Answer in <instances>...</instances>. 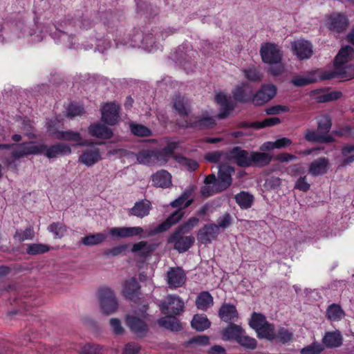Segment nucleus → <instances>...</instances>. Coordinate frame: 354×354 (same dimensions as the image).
I'll use <instances>...</instances> for the list:
<instances>
[{
    "mask_svg": "<svg viewBox=\"0 0 354 354\" xmlns=\"http://www.w3.org/2000/svg\"><path fill=\"white\" fill-rule=\"evenodd\" d=\"M354 58V49L349 46L342 48L334 60V70L326 71V78H341L349 80L354 78V64H346Z\"/></svg>",
    "mask_w": 354,
    "mask_h": 354,
    "instance_id": "1",
    "label": "nucleus"
},
{
    "mask_svg": "<svg viewBox=\"0 0 354 354\" xmlns=\"http://www.w3.org/2000/svg\"><path fill=\"white\" fill-rule=\"evenodd\" d=\"M249 325L256 331L259 338L273 340L276 337L274 324L269 323L261 313H253Z\"/></svg>",
    "mask_w": 354,
    "mask_h": 354,
    "instance_id": "2",
    "label": "nucleus"
},
{
    "mask_svg": "<svg viewBox=\"0 0 354 354\" xmlns=\"http://www.w3.org/2000/svg\"><path fill=\"white\" fill-rule=\"evenodd\" d=\"M98 300L100 310L106 315H110L116 312L118 303L114 291L109 287H101L98 290Z\"/></svg>",
    "mask_w": 354,
    "mask_h": 354,
    "instance_id": "3",
    "label": "nucleus"
},
{
    "mask_svg": "<svg viewBox=\"0 0 354 354\" xmlns=\"http://www.w3.org/2000/svg\"><path fill=\"white\" fill-rule=\"evenodd\" d=\"M41 151L39 148L37 147L35 142H23L12 150L11 156L5 160V164L10 166L16 160L29 155L40 154Z\"/></svg>",
    "mask_w": 354,
    "mask_h": 354,
    "instance_id": "4",
    "label": "nucleus"
},
{
    "mask_svg": "<svg viewBox=\"0 0 354 354\" xmlns=\"http://www.w3.org/2000/svg\"><path fill=\"white\" fill-rule=\"evenodd\" d=\"M260 55L263 62L269 65L281 64L283 57V52L279 46L269 42L261 44Z\"/></svg>",
    "mask_w": 354,
    "mask_h": 354,
    "instance_id": "5",
    "label": "nucleus"
},
{
    "mask_svg": "<svg viewBox=\"0 0 354 354\" xmlns=\"http://www.w3.org/2000/svg\"><path fill=\"white\" fill-rule=\"evenodd\" d=\"M162 142L161 146L163 147L162 149H153L154 161L160 165L166 164L170 158H174V151L178 147V142L167 138L163 139Z\"/></svg>",
    "mask_w": 354,
    "mask_h": 354,
    "instance_id": "6",
    "label": "nucleus"
},
{
    "mask_svg": "<svg viewBox=\"0 0 354 354\" xmlns=\"http://www.w3.org/2000/svg\"><path fill=\"white\" fill-rule=\"evenodd\" d=\"M186 233L176 228L168 239V242L173 243L174 249L180 253L187 251L195 241V238L193 236H184Z\"/></svg>",
    "mask_w": 354,
    "mask_h": 354,
    "instance_id": "7",
    "label": "nucleus"
},
{
    "mask_svg": "<svg viewBox=\"0 0 354 354\" xmlns=\"http://www.w3.org/2000/svg\"><path fill=\"white\" fill-rule=\"evenodd\" d=\"M328 76L326 71L322 69H317L308 72L306 75L302 76H295L291 80V83L295 86H304L319 80H327L330 78H326Z\"/></svg>",
    "mask_w": 354,
    "mask_h": 354,
    "instance_id": "8",
    "label": "nucleus"
},
{
    "mask_svg": "<svg viewBox=\"0 0 354 354\" xmlns=\"http://www.w3.org/2000/svg\"><path fill=\"white\" fill-rule=\"evenodd\" d=\"M349 24L348 19L345 14L334 12L326 20V27L331 31L340 33L344 32Z\"/></svg>",
    "mask_w": 354,
    "mask_h": 354,
    "instance_id": "9",
    "label": "nucleus"
},
{
    "mask_svg": "<svg viewBox=\"0 0 354 354\" xmlns=\"http://www.w3.org/2000/svg\"><path fill=\"white\" fill-rule=\"evenodd\" d=\"M185 308L184 301L178 295H169L162 303V310L165 314L179 315Z\"/></svg>",
    "mask_w": 354,
    "mask_h": 354,
    "instance_id": "10",
    "label": "nucleus"
},
{
    "mask_svg": "<svg viewBox=\"0 0 354 354\" xmlns=\"http://www.w3.org/2000/svg\"><path fill=\"white\" fill-rule=\"evenodd\" d=\"M277 93V88L274 85L268 84H263L260 88L253 95L252 102L256 106H261L272 100Z\"/></svg>",
    "mask_w": 354,
    "mask_h": 354,
    "instance_id": "11",
    "label": "nucleus"
},
{
    "mask_svg": "<svg viewBox=\"0 0 354 354\" xmlns=\"http://www.w3.org/2000/svg\"><path fill=\"white\" fill-rule=\"evenodd\" d=\"M37 147L39 148V150L41 151L40 154L44 153L49 159L55 158L60 156L68 155L71 153V147L64 143H57L50 147L41 144L37 145Z\"/></svg>",
    "mask_w": 354,
    "mask_h": 354,
    "instance_id": "12",
    "label": "nucleus"
},
{
    "mask_svg": "<svg viewBox=\"0 0 354 354\" xmlns=\"http://www.w3.org/2000/svg\"><path fill=\"white\" fill-rule=\"evenodd\" d=\"M185 271L180 267L169 268L167 272V283L170 289L182 287L186 282Z\"/></svg>",
    "mask_w": 354,
    "mask_h": 354,
    "instance_id": "13",
    "label": "nucleus"
},
{
    "mask_svg": "<svg viewBox=\"0 0 354 354\" xmlns=\"http://www.w3.org/2000/svg\"><path fill=\"white\" fill-rule=\"evenodd\" d=\"M102 120L109 124H115L120 118V106L114 102L105 103L101 108Z\"/></svg>",
    "mask_w": 354,
    "mask_h": 354,
    "instance_id": "14",
    "label": "nucleus"
},
{
    "mask_svg": "<svg viewBox=\"0 0 354 354\" xmlns=\"http://www.w3.org/2000/svg\"><path fill=\"white\" fill-rule=\"evenodd\" d=\"M234 172V167L227 164H221L218 166V178L216 185L222 192L230 187L232 183V174Z\"/></svg>",
    "mask_w": 354,
    "mask_h": 354,
    "instance_id": "15",
    "label": "nucleus"
},
{
    "mask_svg": "<svg viewBox=\"0 0 354 354\" xmlns=\"http://www.w3.org/2000/svg\"><path fill=\"white\" fill-rule=\"evenodd\" d=\"M291 49L293 54L300 59H306L313 55L312 44L304 39H297L291 43Z\"/></svg>",
    "mask_w": 354,
    "mask_h": 354,
    "instance_id": "16",
    "label": "nucleus"
},
{
    "mask_svg": "<svg viewBox=\"0 0 354 354\" xmlns=\"http://www.w3.org/2000/svg\"><path fill=\"white\" fill-rule=\"evenodd\" d=\"M126 324L130 330L138 337H143L149 332V326L141 318L133 315L126 317Z\"/></svg>",
    "mask_w": 354,
    "mask_h": 354,
    "instance_id": "17",
    "label": "nucleus"
},
{
    "mask_svg": "<svg viewBox=\"0 0 354 354\" xmlns=\"http://www.w3.org/2000/svg\"><path fill=\"white\" fill-rule=\"evenodd\" d=\"M227 157L234 160L239 167H248L251 166V153L239 147H235L231 149L227 154Z\"/></svg>",
    "mask_w": 354,
    "mask_h": 354,
    "instance_id": "18",
    "label": "nucleus"
},
{
    "mask_svg": "<svg viewBox=\"0 0 354 354\" xmlns=\"http://www.w3.org/2000/svg\"><path fill=\"white\" fill-rule=\"evenodd\" d=\"M219 233L220 231L215 223L207 224L198 230L197 238L201 243L207 244L216 240Z\"/></svg>",
    "mask_w": 354,
    "mask_h": 354,
    "instance_id": "19",
    "label": "nucleus"
},
{
    "mask_svg": "<svg viewBox=\"0 0 354 354\" xmlns=\"http://www.w3.org/2000/svg\"><path fill=\"white\" fill-rule=\"evenodd\" d=\"M216 102L221 106V111L218 114L219 119H225L230 115L231 111H232L235 105L231 100L230 97H227L223 92L218 93L215 96Z\"/></svg>",
    "mask_w": 354,
    "mask_h": 354,
    "instance_id": "20",
    "label": "nucleus"
},
{
    "mask_svg": "<svg viewBox=\"0 0 354 354\" xmlns=\"http://www.w3.org/2000/svg\"><path fill=\"white\" fill-rule=\"evenodd\" d=\"M102 159L100 149L97 147H91L84 149L78 158V162L91 167Z\"/></svg>",
    "mask_w": 354,
    "mask_h": 354,
    "instance_id": "21",
    "label": "nucleus"
},
{
    "mask_svg": "<svg viewBox=\"0 0 354 354\" xmlns=\"http://www.w3.org/2000/svg\"><path fill=\"white\" fill-rule=\"evenodd\" d=\"M232 95L236 101L246 103L252 102L253 90L250 84L242 82L233 90Z\"/></svg>",
    "mask_w": 354,
    "mask_h": 354,
    "instance_id": "22",
    "label": "nucleus"
},
{
    "mask_svg": "<svg viewBox=\"0 0 354 354\" xmlns=\"http://www.w3.org/2000/svg\"><path fill=\"white\" fill-rule=\"evenodd\" d=\"M218 317L227 323L236 322L239 319V313L236 306L232 304L224 303L218 310Z\"/></svg>",
    "mask_w": 354,
    "mask_h": 354,
    "instance_id": "23",
    "label": "nucleus"
},
{
    "mask_svg": "<svg viewBox=\"0 0 354 354\" xmlns=\"http://www.w3.org/2000/svg\"><path fill=\"white\" fill-rule=\"evenodd\" d=\"M143 233L141 227H112L109 230V234L113 237L127 238L140 235Z\"/></svg>",
    "mask_w": 354,
    "mask_h": 354,
    "instance_id": "24",
    "label": "nucleus"
},
{
    "mask_svg": "<svg viewBox=\"0 0 354 354\" xmlns=\"http://www.w3.org/2000/svg\"><path fill=\"white\" fill-rule=\"evenodd\" d=\"M151 208V203L149 200L143 199L136 202L129 213L131 216L142 218L149 214Z\"/></svg>",
    "mask_w": 354,
    "mask_h": 354,
    "instance_id": "25",
    "label": "nucleus"
},
{
    "mask_svg": "<svg viewBox=\"0 0 354 354\" xmlns=\"http://www.w3.org/2000/svg\"><path fill=\"white\" fill-rule=\"evenodd\" d=\"M140 286L136 278L126 280L123 284L122 294L131 300H135L140 294Z\"/></svg>",
    "mask_w": 354,
    "mask_h": 354,
    "instance_id": "26",
    "label": "nucleus"
},
{
    "mask_svg": "<svg viewBox=\"0 0 354 354\" xmlns=\"http://www.w3.org/2000/svg\"><path fill=\"white\" fill-rule=\"evenodd\" d=\"M55 138L58 140L74 141L80 146H88L92 145L87 141H82V138L80 133L77 131H57L55 133Z\"/></svg>",
    "mask_w": 354,
    "mask_h": 354,
    "instance_id": "27",
    "label": "nucleus"
},
{
    "mask_svg": "<svg viewBox=\"0 0 354 354\" xmlns=\"http://www.w3.org/2000/svg\"><path fill=\"white\" fill-rule=\"evenodd\" d=\"M88 133L93 137L102 139H109L113 136L111 129L101 123L91 124L88 129Z\"/></svg>",
    "mask_w": 354,
    "mask_h": 354,
    "instance_id": "28",
    "label": "nucleus"
},
{
    "mask_svg": "<svg viewBox=\"0 0 354 354\" xmlns=\"http://www.w3.org/2000/svg\"><path fill=\"white\" fill-rule=\"evenodd\" d=\"M153 185L158 187L167 188L172 184L171 175L166 170L158 171L152 175Z\"/></svg>",
    "mask_w": 354,
    "mask_h": 354,
    "instance_id": "29",
    "label": "nucleus"
},
{
    "mask_svg": "<svg viewBox=\"0 0 354 354\" xmlns=\"http://www.w3.org/2000/svg\"><path fill=\"white\" fill-rule=\"evenodd\" d=\"M184 212L178 209L173 212L164 222L159 224L155 229V233H160L169 230L172 225L176 224L183 216Z\"/></svg>",
    "mask_w": 354,
    "mask_h": 354,
    "instance_id": "30",
    "label": "nucleus"
},
{
    "mask_svg": "<svg viewBox=\"0 0 354 354\" xmlns=\"http://www.w3.org/2000/svg\"><path fill=\"white\" fill-rule=\"evenodd\" d=\"M329 160L326 158H320L311 162L308 171L314 176L324 175L328 171Z\"/></svg>",
    "mask_w": 354,
    "mask_h": 354,
    "instance_id": "31",
    "label": "nucleus"
},
{
    "mask_svg": "<svg viewBox=\"0 0 354 354\" xmlns=\"http://www.w3.org/2000/svg\"><path fill=\"white\" fill-rule=\"evenodd\" d=\"M304 138L308 142L317 143H330L335 141L332 136H322L319 131L313 129H306L304 133Z\"/></svg>",
    "mask_w": 354,
    "mask_h": 354,
    "instance_id": "32",
    "label": "nucleus"
},
{
    "mask_svg": "<svg viewBox=\"0 0 354 354\" xmlns=\"http://www.w3.org/2000/svg\"><path fill=\"white\" fill-rule=\"evenodd\" d=\"M196 306L198 310L206 311L214 304V299L208 291H202L196 297Z\"/></svg>",
    "mask_w": 354,
    "mask_h": 354,
    "instance_id": "33",
    "label": "nucleus"
},
{
    "mask_svg": "<svg viewBox=\"0 0 354 354\" xmlns=\"http://www.w3.org/2000/svg\"><path fill=\"white\" fill-rule=\"evenodd\" d=\"M342 335L339 330L327 332L323 337L322 342L328 348H337L342 344Z\"/></svg>",
    "mask_w": 354,
    "mask_h": 354,
    "instance_id": "34",
    "label": "nucleus"
},
{
    "mask_svg": "<svg viewBox=\"0 0 354 354\" xmlns=\"http://www.w3.org/2000/svg\"><path fill=\"white\" fill-rule=\"evenodd\" d=\"M243 331L244 329L240 325L230 323L229 325L222 330L221 333L224 340L234 339L237 342V339Z\"/></svg>",
    "mask_w": 354,
    "mask_h": 354,
    "instance_id": "35",
    "label": "nucleus"
},
{
    "mask_svg": "<svg viewBox=\"0 0 354 354\" xmlns=\"http://www.w3.org/2000/svg\"><path fill=\"white\" fill-rule=\"evenodd\" d=\"M216 124L215 119L208 115H203L201 118H196L195 120L186 122L185 127H193L199 129H207L214 127Z\"/></svg>",
    "mask_w": 354,
    "mask_h": 354,
    "instance_id": "36",
    "label": "nucleus"
},
{
    "mask_svg": "<svg viewBox=\"0 0 354 354\" xmlns=\"http://www.w3.org/2000/svg\"><path fill=\"white\" fill-rule=\"evenodd\" d=\"M346 314L342 306L337 304L329 305L326 310V317L330 322H339L342 320Z\"/></svg>",
    "mask_w": 354,
    "mask_h": 354,
    "instance_id": "37",
    "label": "nucleus"
},
{
    "mask_svg": "<svg viewBox=\"0 0 354 354\" xmlns=\"http://www.w3.org/2000/svg\"><path fill=\"white\" fill-rule=\"evenodd\" d=\"M251 166L263 167L268 165L272 160V156L258 151L251 152Z\"/></svg>",
    "mask_w": 354,
    "mask_h": 354,
    "instance_id": "38",
    "label": "nucleus"
},
{
    "mask_svg": "<svg viewBox=\"0 0 354 354\" xmlns=\"http://www.w3.org/2000/svg\"><path fill=\"white\" fill-rule=\"evenodd\" d=\"M107 235L104 233H96L86 236L81 239V243L86 246H93L104 242Z\"/></svg>",
    "mask_w": 354,
    "mask_h": 354,
    "instance_id": "39",
    "label": "nucleus"
},
{
    "mask_svg": "<svg viewBox=\"0 0 354 354\" xmlns=\"http://www.w3.org/2000/svg\"><path fill=\"white\" fill-rule=\"evenodd\" d=\"M160 326L173 331L180 330L182 327L179 321L174 316H167L158 320Z\"/></svg>",
    "mask_w": 354,
    "mask_h": 354,
    "instance_id": "40",
    "label": "nucleus"
},
{
    "mask_svg": "<svg viewBox=\"0 0 354 354\" xmlns=\"http://www.w3.org/2000/svg\"><path fill=\"white\" fill-rule=\"evenodd\" d=\"M192 326L198 331H203L210 327L211 322L206 315H195L192 320Z\"/></svg>",
    "mask_w": 354,
    "mask_h": 354,
    "instance_id": "41",
    "label": "nucleus"
},
{
    "mask_svg": "<svg viewBox=\"0 0 354 354\" xmlns=\"http://www.w3.org/2000/svg\"><path fill=\"white\" fill-rule=\"evenodd\" d=\"M235 201L241 209H248L254 202V197L248 192H241L235 196Z\"/></svg>",
    "mask_w": 354,
    "mask_h": 354,
    "instance_id": "42",
    "label": "nucleus"
},
{
    "mask_svg": "<svg viewBox=\"0 0 354 354\" xmlns=\"http://www.w3.org/2000/svg\"><path fill=\"white\" fill-rule=\"evenodd\" d=\"M174 159L178 162L181 167H184L188 171H194L198 167V162L191 158H187L181 155L174 156Z\"/></svg>",
    "mask_w": 354,
    "mask_h": 354,
    "instance_id": "43",
    "label": "nucleus"
},
{
    "mask_svg": "<svg viewBox=\"0 0 354 354\" xmlns=\"http://www.w3.org/2000/svg\"><path fill=\"white\" fill-rule=\"evenodd\" d=\"M192 194V191H185L177 199L174 200L171 203V205L173 207H178L181 209L182 206L183 208L189 207L193 202V199H188Z\"/></svg>",
    "mask_w": 354,
    "mask_h": 354,
    "instance_id": "44",
    "label": "nucleus"
},
{
    "mask_svg": "<svg viewBox=\"0 0 354 354\" xmlns=\"http://www.w3.org/2000/svg\"><path fill=\"white\" fill-rule=\"evenodd\" d=\"M67 227L61 222H53L48 227V230L53 233L55 239H62L67 233Z\"/></svg>",
    "mask_w": 354,
    "mask_h": 354,
    "instance_id": "45",
    "label": "nucleus"
},
{
    "mask_svg": "<svg viewBox=\"0 0 354 354\" xmlns=\"http://www.w3.org/2000/svg\"><path fill=\"white\" fill-rule=\"evenodd\" d=\"M35 236L34 228L32 226H30L24 230H16L13 238L18 242H24L27 240H32Z\"/></svg>",
    "mask_w": 354,
    "mask_h": 354,
    "instance_id": "46",
    "label": "nucleus"
},
{
    "mask_svg": "<svg viewBox=\"0 0 354 354\" xmlns=\"http://www.w3.org/2000/svg\"><path fill=\"white\" fill-rule=\"evenodd\" d=\"M332 127V120L329 115H324L318 122L317 130L321 135L331 136L329 131Z\"/></svg>",
    "mask_w": 354,
    "mask_h": 354,
    "instance_id": "47",
    "label": "nucleus"
},
{
    "mask_svg": "<svg viewBox=\"0 0 354 354\" xmlns=\"http://www.w3.org/2000/svg\"><path fill=\"white\" fill-rule=\"evenodd\" d=\"M236 342L244 348L248 350H254L257 346V341L254 338L247 335L245 330L239 337Z\"/></svg>",
    "mask_w": 354,
    "mask_h": 354,
    "instance_id": "48",
    "label": "nucleus"
},
{
    "mask_svg": "<svg viewBox=\"0 0 354 354\" xmlns=\"http://www.w3.org/2000/svg\"><path fill=\"white\" fill-rule=\"evenodd\" d=\"M174 108L179 115L187 116L189 113V106L187 100L183 97L176 96L174 100Z\"/></svg>",
    "mask_w": 354,
    "mask_h": 354,
    "instance_id": "49",
    "label": "nucleus"
},
{
    "mask_svg": "<svg viewBox=\"0 0 354 354\" xmlns=\"http://www.w3.org/2000/svg\"><path fill=\"white\" fill-rule=\"evenodd\" d=\"M50 247L44 243H30L28 245L26 253L29 255H37L48 252Z\"/></svg>",
    "mask_w": 354,
    "mask_h": 354,
    "instance_id": "50",
    "label": "nucleus"
},
{
    "mask_svg": "<svg viewBox=\"0 0 354 354\" xmlns=\"http://www.w3.org/2000/svg\"><path fill=\"white\" fill-rule=\"evenodd\" d=\"M153 149L142 150L136 154L137 161L140 164L151 165L155 162Z\"/></svg>",
    "mask_w": 354,
    "mask_h": 354,
    "instance_id": "51",
    "label": "nucleus"
},
{
    "mask_svg": "<svg viewBox=\"0 0 354 354\" xmlns=\"http://www.w3.org/2000/svg\"><path fill=\"white\" fill-rule=\"evenodd\" d=\"M275 335L274 339H277L282 344L288 343L293 339V333L284 327H279Z\"/></svg>",
    "mask_w": 354,
    "mask_h": 354,
    "instance_id": "52",
    "label": "nucleus"
},
{
    "mask_svg": "<svg viewBox=\"0 0 354 354\" xmlns=\"http://www.w3.org/2000/svg\"><path fill=\"white\" fill-rule=\"evenodd\" d=\"M232 215L228 212H225L218 218L216 227H218L219 231L221 230H225L232 224Z\"/></svg>",
    "mask_w": 354,
    "mask_h": 354,
    "instance_id": "53",
    "label": "nucleus"
},
{
    "mask_svg": "<svg viewBox=\"0 0 354 354\" xmlns=\"http://www.w3.org/2000/svg\"><path fill=\"white\" fill-rule=\"evenodd\" d=\"M354 151V145H348L342 147V154L343 156H346L344 160H342L340 166L346 167L350 165L351 162H354V154L347 156V155L351 152Z\"/></svg>",
    "mask_w": 354,
    "mask_h": 354,
    "instance_id": "54",
    "label": "nucleus"
},
{
    "mask_svg": "<svg viewBox=\"0 0 354 354\" xmlns=\"http://www.w3.org/2000/svg\"><path fill=\"white\" fill-rule=\"evenodd\" d=\"M130 127L132 133L135 136L145 137L151 135V130L144 125L131 124Z\"/></svg>",
    "mask_w": 354,
    "mask_h": 354,
    "instance_id": "55",
    "label": "nucleus"
},
{
    "mask_svg": "<svg viewBox=\"0 0 354 354\" xmlns=\"http://www.w3.org/2000/svg\"><path fill=\"white\" fill-rule=\"evenodd\" d=\"M84 113V107L75 103L70 104L66 111V116L71 118L82 115Z\"/></svg>",
    "mask_w": 354,
    "mask_h": 354,
    "instance_id": "56",
    "label": "nucleus"
},
{
    "mask_svg": "<svg viewBox=\"0 0 354 354\" xmlns=\"http://www.w3.org/2000/svg\"><path fill=\"white\" fill-rule=\"evenodd\" d=\"M243 73L245 77L252 82H259L262 79V75L259 70L254 67H250L248 69H244Z\"/></svg>",
    "mask_w": 354,
    "mask_h": 354,
    "instance_id": "57",
    "label": "nucleus"
},
{
    "mask_svg": "<svg viewBox=\"0 0 354 354\" xmlns=\"http://www.w3.org/2000/svg\"><path fill=\"white\" fill-rule=\"evenodd\" d=\"M209 344V338L207 335H197L189 339L186 343V346L194 345L198 346H207Z\"/></svg>",
    "mask_w": 354,
    "mask_h": 354,
    "instance_id": "58",
    "label": "nucleus"
},
{
    "mask_svg": "<svg viewBox=\"0 0 354 354\" xmlns=\"http://www.w3.org/2000/svg\"><path fill=\"white\" fill-rule=\"evenodd\" d=\"M205 158L208 162L218 163L221 160H225L229 158L227 157V154L224 152L216 151L208 153L205 155Z\"/></svg>",
    "mask_w": 354,
    "mask_h": 354,
    "instance_id": "59",
    "label": "nucleus"
},
{
    "mask_svg": "<svg viewBox=\"0 0 354 354\" xmlns=\"http://www.w3.org/2000/svg\"><path fill=\"white\" fill-rule=\"evenodd\" d=\"M221 192L222 191L220 190V188L218 187L216 184L215 185L205 184V185L201 187V196L204 198H208Z\"/></svg>",
    "mask_w": 354,
    "mask_h": 354,
    "instance_id": "60",
    "label": "nucleus"
},
{
    "mask_svg": "<svg viewBox=\"0 0 354 354\" xmlns=\"http://www.w3.org/2000/svg\"><path fill=\"white\" fill-rule=\"evenodd\" d=\"M281 123V120L277 117L266 118L261 122H256L253 126L255 129H261L266 127H271Z\"/></svg>",
    "mask_w": 354,
    "mask_h": 354,
    "instance_id": "61",
    "label": "nucleus"
},
{
    "mask_svg": "<svg viewBox=\"0 0 354 354\" xmlns=\"http://www.w3.org/2000/svg\"><path fill=\"white\" fill-rule=\"evenodd\" d=\"M342 95L341 91H333L329 93L319 95L317 97V101L319 103L331 102L340 98Z\"/></svg>",
    "mask_w": 354,
    "mask_h": 354,
    "instance_id": "62",
    "label": "nucleus"
},
{
    "mask_svg": "<svg viewBox=\"0 0 354 354\" xmlns=\"http://www.w3.org/2000/svg\"><path fill=\"white\" fill-rule=\"evenodd\" d=\"M102 350L98 344H86L80 350V354H97Z\"/></svg>",
    "mask_w": 354,
    "mask_h": 354,
    "instance_id": "63",
    "label": "nucleus"
},
{
    "mask_svg": "<svg viewBox=\"0 0 354 354\" xmlns=\"http://www.w3.org/2000/svg\"><path fill=\"white\" fill-rule=\"evenodd\" d=\"M140 351V346L135 342L127 344L123 349L122 354H138Z\"/></svg>",
    "mask_w": 354,
    "mask_h": 354,
    "instance_id": "64",
    "label": "nucleus"
}]
</instances>
